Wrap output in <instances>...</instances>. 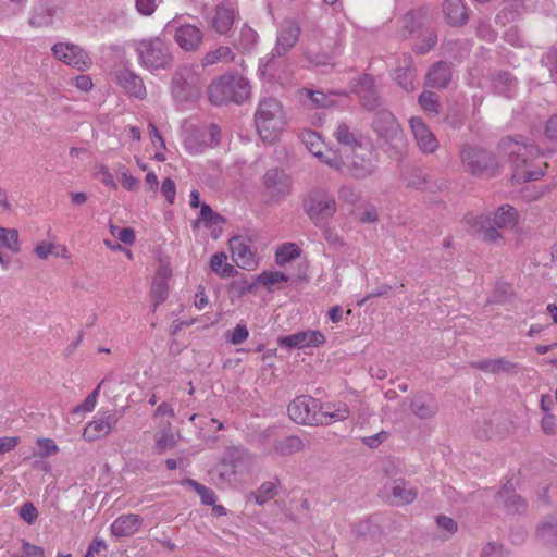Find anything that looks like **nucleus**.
<instances>
[{
  "label": "nucleus",
  "mask_w": 557,
  "mask_h": 557,
  "mask_svg": "<svg viewBox=\"0 0 557 557\" xmlns=\"http://www.w3.org/2000/svg\"><path fill=\"white\" fill-rule=\"evenodd\" d=\"M208 98L214 106L242 104L250 97L251 87L247 78L237 73H225L208 86Z\"/></svg>",
  "instance_id": "1"
},
{
  "label": "nucleus",
  "mask_w": 557,
  "mask_h": 557,
  "mask_svg": "<svg viewBox=\"0 0 557 557\" xmlns=\"http://www.w3.org/2000/svg\"><path fill=\"white\" fill-rule=\"evenodd\" d=\"M255 123L260 139H275L287 125L281 102L273 97L263 98L255 113Z\"/></svg>",
  "instance_id": "2"
},
{
  "label": "nucleus",
  "mask_w": 557,
  "mask_h": 557,
  "mask_svg": "<svg viewBox=\"0 0 557 557\" xmlns=\"http://www.w3.org/2000/svg\"><path fill=\"white\" fill-rule=\"evenodd\" d=\"M136 52L143 67L150 72L170 70L174 58L170 46L160 37L141 39L136 42Z\"/></svg>",
  "instance_id": "3"
},
{
  "label": "nucleus",
  "mask_w": 557,
  "mask_h": 557,
  "mask_svg": "<svg viewBox=\"0 0 557 557\" xmlns=\"http://www.w3.org/2000/svg\"><path fill=\"white\" fill-rule=\"evenodd\" d=\"M461 161L465 171L479 178H490L498 173L495 154L479 144H466L461 149Z\"/></svg>",
  "instance_id": "4"
},
{
  "label": "nucleus",
  "mask_w": 557,
  "mask_h": 557,
  "mask_svg": "<svg viewBox=\"0 0 557 557\" xmlns=\"http://www.w3.org/2000/svg\"><path fill=\"white\" fill-rule=\"evenodd\" d=\"M518 211L509 205H504L498 208L493 221L486 215H479L469 219L468 222L473 233L476 234L480 239L493 242L499 237V233L495 226L499 228L512 227L518 223Z\"/></svg>",
  "instance_id": "5"
},
{
  "label": "nucleus",
  "mask_w": 557,
  "mask_h": 557,
  "mask_svg": "<svg viewBox=\"0 0 557 557\" xmlns=\"http://www.w3.org/2000/svg\"><path fill=\"white\" fill-rule=\"evenodd\" d=\"M351 151L345 153L343 171L346 169L358 180L366 178L374 172V153L370 141L350 144Z\"/></svg>",
  "instance_id": "6"
},
{
  "label": "nucleus",
  "mask_w": 557,
  "mask_h": 557,
  "mask_svg": "<svg viewBox=\"0 0 557 557\" xmlns=\"http://www.w3.org/2000/svg\"><path fill=\"white\" fill-rule=\"evenodd\" d=\"M350 144L358 141H310L306 148L321 162L343 171L345 153L351 151Z\"/></svg>",
  "instance_id": "7"
},
{
  "label": "nucleus",
  "mask_w": 557,
  "mask_h": 557,
  "mask_svg": "<svg viewBox=\"0 0 557 557\" xmlns=\"http://www.w3.org/2000/svg\"><path fill=\"white\" fill-rule=\"evenodd\" d=\"M322 405L311 396H298L288 406L289 418L304 425H319L326 422L325 416L320 414Z\"/></svg>",
  "instance_id": "8"
},
{
  "label": "nucleus",
  "mask_w": 557,
  "mask_h": 557,
  "mask_svg": "<svg viewBox=\"0 0 557 557\" xmlns=\"http://www.w3.org/2000/svg\"><path fill=\"white\" fill-rule=\"evenodd\" d=\"M306 211L317 225L325 222L336 211L335 199L326 191L314 190L305 203Z\"/></svg>",
  "instance_id": "9"
},
{
  "label": "nucleus",
  "mask_w": 557,
  "mask_h": 557,
  "mask_svg": "<svg viewBox=\"0 0 557 557\" xmlns=\"http://www.w3.org/2000/svg\"><path fill=\"white\" fill-rule=\"evenodd\" d=\"M262 184L270 199L278 202L289 195L293 180L285 171L274 168L265 172Z\"/></svg>",
  "instance_id": "10"
},
{
  "label": "nucleus",
  "mask_w": 557,
  "mask_h": 557,
  "mask_svg": "<svg viewBox=\"0 0 557 557\" xmlns=\"http://www.w3.org/2000/svg\"><path fill=\"white\" fill-rule=\"evenodd\" d=\"M52 53L59 61L78 71H85L92 64L91 58L83 48L69 42H58L52 47Z\"/></svg>",
  "instance_id": "11"
},
{
  "label": "nucleus",
  "mask_w": 557,
  "mask_h": 557,
  "mask_svg": "<svg viewBox=\"0 0 557 557\" xmlns=\"http://www.w3.org/2000/svg\"><path fill=\"white\" fill-rule=\"evenodd\" d=\"M174 28V40L177 46L186 52H195L199 50L202 40V30L193 24H183L175 27L174 21L166 25V29Z\"/></svg>",
  "instance_id": "12"
},
{
  "label": "nucleus",
  "mask_w": 557,
  "mask_h": 557,
  "mask_svg": "<svg viewBox=\"0 0 557 557\" xmlns=\"http://www.w3.org/2000/svg\"><path fill=\"white\" fill-rule=\"evenodd\" d=\"M119 421L115 411H99L98 414L84 429L85 440L92 442L110 434Z\"/></svg>",
  "instance_id": "13"
},
{
  "label": "nucleus",
  "mask_w": 557,
  "mask_h": 557,
  "mask_svg": "<svg viewBox=\"0 0 557 557\" xmlns=\"http://www.w3.org/2000/svg\"><path fill=\"white\" fill-rule=\"evenodd\" d=\"M230 249L232 259L237 267L249 271L257 268L258 258L248 239L240 236L232 237L230 239Z\"/></svg>",
  "instance_id": "14"
},
{
  "label": "nucleus",
  "mask_w": 557,
  "mask_h": 557,
  "mask_svg": "<svg viewBox=\"0 0 557 557\" xmlns=\"http://www.w3.org/2000/svg\"><path fill=\"white\" fill-rule=\"evenodd\" d=\"M277 343L281 347L304 349L323 345L325 336L320 331L307 330L282 336Z\"/></svg>",
  "instance_id": "15"
},
{
  "label": "nucleus",
  "mask_w": 557,
  "mask_h": 557,
  "mask_svg": "<svg viewBox=\"0 0 557 557\" xmlns=\"http://www.w3.org/2000/svg\"><path fill=\"white\" fill-rule=\"evenodd\" d=\"M517 490H520L519 478L508 480L497 493V503L509 516H516L520 511L521 498Z\"/></svg>",
  "instance_id": "16"
},
{
  "label": "nucleus",
  "mask_w": 557,
  "mask_h": 557,
  "mask_svg": "<svg viewBox=\"0 0 557 557\" xmlns=\"http://www.w3.org/2000/svg\"><path fill=\"white\" fill-rule=\"evenodd\" d=\"M235 21V9L228 1H223L214 8L210 18L212 29L219 35H226L233 27Z\"/></svg>",
  "instance_id": "17"
},
{
  "label": "nucleus",
  "mask_w": 557,
  "mask_h": 557,
  "mask_svg": "<svg viewBox=\"0 0 557 557\" xmlns=\"http://www.w3.org/2000/svg\"><path fill=\"white\" fill-rule=\"evenodd\" d=\"M354 92L359 97V100L368 110H372L379 106V92L374 84L373 76L363 74L355 84Z\"/></svg>",
  "instance_id": "18"
},
{
  "label": "nucleus",
  "mask_w": 557,
  "mask_h": 557,
  "mask_svg": "<svg viewBox=\"0 0 557 557\" xmlns=\"http://www.w3.org/2000/svg\"><path fill=\"white\" fill-rule=\"evenodd\" d=\"M115 82L131 96L143 99L146 96V87L140 76L128 69H120L114 72Z\"/></svg>",
  "instance_id": "19"
},
{
  "label": "nucleus",
  "mask_w": 557,
  "mask_h": 557,
  "mask_svg": "<svg viewBox=\"0 0 557 557\" xmlns=\"http://www.w3.org/2000/svg\"><path fill=\"white\" fill-rule=\"evenodd\" d=\"M372 126L375 134L381 139H393L400 133V127L394 115L387 111L376 113Z\"/></svg>",
  "instance_id": "20"
},
{
  "label": "nucleus",
  "mask_w": 557,
  "mask_h": 557,
  "mask_svg": "<svg viewBox=\"0 0 557 557\" xmlns=\"http://www.w3.org/2000/svg\"><path fill=\"white\" fill-rule=\"evenodd\" d=\"M250 461V454L242 447L228 448L226 456L223 458L221 465L223 467H231V471L225 470L220 472L221 478L231 476L242 471Z\"/></svg>",
  "instance_id": "21"
},
{
  "label": "nucleus",
  "mask_w": 557,
  "mask_h": 557,
  "mask_svg": "<svg viewBox=\"0 0 557 557\" xmlns=\"http://www.w3.org/2000/svg\"><path fill=\"white\" fill-rule=\"evenodd\" d=\"M300 27L293 21H285L282 24L277 36L275 52L278 57L284 55L298 41Z\"/></svg>",
  "instance_id": "22"
},
{
  "label": "nucleus",
  "mask_w": 557,
  "mask_h": 557,
  "mask_svg": "<svg viewBox=\"0 0 557 557\" xmlns=\"http://www.w3.org/2000/svg\"><path fill=\"white\" fill-rule=\"evenodd\" d=\"M183 135L185 139H198L209 136L210 139H216L221 136L219 125L214 123L201 124L194 120L185 121L182 125Z\"/></svg>",
  "instance_id": "23"
},
{
  "label": "nucleus",
  "mask_w": 557,
  "mask_h": 557,
  "mask_svg": "<svg viewBox=\"0 0 557 557\" xmlns=\"http://www.w3.org/2000/svg\"><path fill=\"white\" fill-rule=\"evenodd\" d=\"M443 13L446 22L454 27L463 26L469 20L463 0H444Z\"/></svg>",
  "instance_id": "24"
},
{
  "label": "nucleus",
  "mask_w": 557,
  "mask_h": 557,
  "mask_svg": "<svg viewBox=\"0 0 557 557\" xmlns=\"http://www.w3.org/2000/svg\"><path fill=\"white\" fill-rule=\"evenodd\" d=\"M450 81L451 69L445 61L434 63L425 76L426 85L432 88H446Z\"/></svg>",
  "instance_id": "25"
},
{
  "label": "nucleus",
  "mask_w": 557,
  "mask_h": 557,
  "mask_svg": "<svg viewBox=\"0 0 557 557\" xmlns=\"http://www.w3.org/2000/svg\"><path fill=\"white\" fill-rule=\"evenodd\" d=\"M141 524L143 519L138 515H123L112 523L111 533L116 537L131 536L140 529Z\"/></svg>",
  "instance_id": "26"
},
{
  "label": "nucleus",
  "mask_w": 557,
  "mask_h": 557,
  "mask_svg": "<svg viewBox=\"0 0 557 557\" xmlns=\"http://www.w3.org/2000/svg\"><path fill=\"white\" fill-rule=\"evenodd\" d=\"M173 97L180 102H188L196 100L199 91L196 85L188 82L180 73H176L172 81Z\"/></svg>",
  "instance_id": "27"
},
{
  "label": "nucleus",
  "mask_w": 557,
  "mask_h": 557,
  "mask_svg": "<svg viewBox=\"0 0 557 557\" xmlns=\"http://www.w3.org/2000/svg\"><path fill=\"white\" fill-rule=\"evenodd\" d=\"M389 492L398 506L411 504L418 496V490L404 479L394 480L389 486Z\"/></svg>",
  "instance_id": "28"
},
{
  "label": "nucleus",
  "mask_w": 557,
  "mask_h": 557,
  "mask_svg": "<svg viewBox=\"0 0 557 557\" xmlns=\"http://www.w3.org/2000/svg\"><path fill=\"white\" fill-rule=\"evenodd\" d=\"M410 408L412 412L420 419H430L434 417L438 411V405L436 400L430 395H416L412 400Z\"/></svg>",
  "instance_id": "29"
},
{
  "label": "nucleus",
  "mask_w": 557,
  "mask_h": 557,
  "mask_svg": "<svg viewBox=\"0 0 557 557\" xmlns=\"http://www.w3.org/2000/svg\"><path fill=\"white\" fill-rule=\"evenodd\" d=\"M404 63V66L395 71V79L405 91L411 92L416 89V69L412 65L411 55H405Z\"/></svg>",
  "instance_id": "30"
},
{
  "label": "nucleus",
  "mask_w": 557,
  "mask_h": 557,
  "mask_svg": "<svg viewBox=\"0 0 557 557\" xmlns=\"http://www.w3.org/2000/svg\"><path fill=\"white\" fill-rule=\"evenodd\" d=\"M258 34L248 25H243L238 33H233L232 45L239 51H250L257 42Z\"/></svg>",
  "instance_id": "31"
},
{
  "label": "nucleus",
  "mask_w": 557,
  "mask_h": 557,
  "mask_svg": "<svg viewBox=\"0 0 557 557\" xmlns=\"http://www.w3.org/2000/svg\"><path fill=\"white\" fill-rule=\"evenodd\" d=\"M273 448L281 456H292L306 448L305 442L296 435H289L273 443Z\"/></svg>",
  "instance_id": "32"
},
{
  "label": "nucleus",
  "mask_w": 557,
  "mask_h": 557,
  "mask_svg": "<svg viewBox=\"0 0 557 557\" xmlns=\"http://www.w3.org/2000/svg\"><path fill=\"white\" fill-rule=\"evenodd\" d=\"M234 60L235 53L233 50L228 46H220L201 58V65L210 66L218 63H231Z\"/></svg>",
  "instance_id": "33"
},
{
  "label": "nucleus",
  "mask_w": 557,
  "mask_h": 557,
  "mask_svg": "<svg viewBox=\"0 0 557 557\" xmlns=\"http://www.w3.org/2000/svg\"><path fill=\"white\" fill-rule=\"evenodd\" d=\"M210 269L218 276L227 278L236 274L235 268L227 262V256L224 252H216L210 258Z\"/></svg>",
  "instance_id": "34"
},
{
  "label": "nucleus",
  "mask_w": 557,
  "mask_h": 557,
  "mask_svg": "<svg viewBox=\"0 0 557 557\" xmlns=\"http://www.w3.org/2000/svg\"><path fill=\"white\" fill-rule=\"evenodd\" d=\"M302 94L310 100L313 108H331L335 104L331 95H342L338 91L325 94L321 90L304 89Z\"/></svg>",
  "instance_id": "35"
},
{
  "label": "nucleus",
  "mask_w": 557,
  "mask_h": 557,
  "mask_svg": "<svg viewBox=\"0 0 557 557\" xmlns=\"http://www.w3.org/2000/svg\"><path fill=\"white\" fill-rule=\"evenodd\" d=\"M18 232L15 228H5L0 226V248H7L13 253L21 251Z\"/></svg>",
  "instance_id": "36"
},
{
  "label": "nucleus",
  "mask_w": 557,
  "mask_h": 557,
  "mask_svg": "<svg viewBox=\"0 0 557 557\" xmlns=\"http://www.w3.org/2000/svg\"><path fill=\"white\" fill-rule=\"evenodd\" d=\"M54 11L44 4L35 8L34 14L29 20L33 27H46L52 24Z\"/></svg>",
  "instance_id": "37"
},
{
  "label": "nucleus",
  "mask_w": 557,
  "mask_h": 557,
  "mask_svg": "<svg viewBox=\"0 0 557 557\" xmlns=\"http://www.w3.org/2000/svg\"><path fill=\"white\" fill-rule=\"evenodd\" d=\"M539 536L548 545L557 546V520L549 518L537 528Z\"/></svg>",
  "instance_id": "38"
},
{
  "label": "nucleus",
  "mask_w": 557,
  "mask_h": 557,
  "mask_svg": "<svg viewBox=\"0 0 557 557\" xmlns=\"http://www.w3.org/2000/svg\"><path fill=\"white\" fill-rule=\"evenodd\" d=\"M259 283L269 289L278 287L281 284L288 281V276L280 271H264L259 276Z\"/></svg>",
  "instance_id": "39"
},
{
  "label": "nucleus",
  "mask_w": 557,
  "mask_h": 557,
  "mask_svg": "<svg viewBox=\"0 0 557 557\" xmlns=\"http://www.w3.org/2000/svg\"><path fill=\"white\" fill-rule=\"evenodd\" d=\"M349 408L346 404L341 405L337 409L330 410V407L322 406L321 413L325 416L326 422L319 423V425H329L335 421H344L349 416Z\"/></svg>",
  "instance_id": "40"
},
{
  "label": "nucleus",
  "mask_w": 557,
  "mask_h": 557,
  "mask_svg": "<svg viewBox=\"0 0 557 557\" xmlns=\"http://www.w3.org/2000/svg\"><path fill=\"white\" fill-rule=\"evenodd\" d=\"M300 256V249L299 247L294 243H287L282 245L276 253H275V261L278 265H283L286 262H289L290 260L297 258Z\"/></svg>",
  "instance_id": "41"
},
{
  "label": "nucleus",
  "mask_w": 557,
  "mask_h": 557,
  "mask_svg": "<svg viewBox=\"0 0 557 557\" xmlns=\"http://www.w3.org/2000/svg\"><path fill=\"white\" fill-rule=\"evenodd\" d=\"M156 450L158 454H163L169 449L174 448L176 440L170 429L158 432L154 436Z\"/></svg>",
  "instance_id": "42"
},
{
  "label": "nucleus",
  "mask_w": 557,
  "mask_h": 557,
  "mask_svg": "<svg viewBox=\"0 0 557 557\" xmlns=\"http://www.w3.org/2000/svg\"><path fill=\"white\" fill-rule=\"evenodd\" d=\"M183 483L189 485L200 496L201 502L205 505H214L215 494L211 488L198 483L193 479H186L183 481Z\"/></svg>",
  "instance_id": "43"
},
{
  "label": "nucleus",
  "mask_w": 557,
  "mask_h": 557,
  "mask_svg": "<svg viewBox=\"0 0 557 557\" xmlns=\"http://www.w3.org/2000/svg\"><path fill=\"white\" fill-rule=\"evenodd\" d=\"M419 103L428 113L438 114L440 112L438 96L433 91H422L419 96Z\"/></svg>",
  "instance_id": "44"
},
{
  "label": "nucleus",
  "mask_w": 557,
  "mask_h": 557,
  "mask_svg": "<svg viewBox=\"0 0 557 557\" xmlns=\"http://www.w3.org/2000/svg\"><path fill=\"white\" fill-rule=\"evenodd\" d=\"M405 181L408 187L416 188L418 190L429 189V182L426 174L422 170H413L407 176Z\"/></svg>",
  "instance_id": "45"
},
{
  "label": "nucleus",
  "mask_w": 557,
  "mask_h": 557,
  "mask_svg": "<svg viewBox=\"0 0 557 557\" xmlns=\"http://www.w3.org/2000/svg\"><path fill=\"white\" fill-rule=\"evenodd\" d=\"M409 124L414 139H435L434 135L421 117H411Z\"/></svg>",
  "instance_id": "46"
},
{
  "label": "nucleus",
  "mask_w": 557,
  "mask_h": 557,
  "mask_svg": "<svg viewBox=\"0 0 557 557\" xmlns=\"http://www.w3.org/2000/svg\"><path fill=\"white\" fill-rule=\"evenodd\" d=\"M199 222H203L207 227H212L220 224L222 222V218L218 213L213 212L209 205L202 203L200 206V215L198 221L195 223V226Z\"/></svg>",
  "instance_id": "47"
},
{
  "label": "nucleus",
  "mask_w": 557,
  "mask_h": 557,
  "mask_svg": "<svg viewBox=\"0 0 557 557\" xmlns=\"http://www.w3.org/2000/svg\"><path fill=\"white\" fill-rule=\"evenodd\" d=\"M276 485L273 482H264L255 494V502L263 505L276 495Z\"/></svg>",
  "instance_id": "48"
},
{
  "label": "nucleus",
  "mask_w": 557,
  "mask_h": 557,
  "mask_svg": "<svg viewBox=\"0 0 557 557\" xmlns=\"http://www.w3.org/2000/svg\"><path fill=\"white\" fill-rule=\"evenodd\" d=\"M500 363H502V360L498 358V359H486V360L475 361V362H472L471 366L476 369H480L484 372L499 374V373H502Z\"/></svg>",
  "instance_id": "49"
},
{
  "label": "nucleus",
  "mask_w": 557,
  "mask_h": 557,
  "mask_svg": "<svg viewBox=\"0 0 557 557\" xmlns=\"http://www.w3.org/2000/svg\"><path fill=\"white\" fill-rule=\"evenodd\" d=\"M106 380H102L98 386L86 397L83 404H81L74 411H85L90 412L95 409L97 404V397L99 395V391L101 386L104 384Z\"/></svg>",
  "instance_id": "50"
},
{
  "label": "nucleus",
  "mask_w": 557,
  "mask_h": 557,
  "mask_svg": "<svg viewBox=\"0 0 557 557\" xmlns=\"http://www.w3.org/2000/svg\"><path fill=\"white\" fill-rule=\"evenodd\" d=\"M151 296L154 299V308L166 299L168 287L163 280L153 282L151 288Z\"/></svg>",
  "instance_id": "51"
},
{
  "label": "nucleus",
  "mask_w": 557,
  "mask_h": 557,
  "mask_svg": "<svg viewBox=\"0 0 557 557\" xmlns=\"http://www.w3.org/2000/svg\"><path fill=\"white\" fill-rule=\"evenodd\" d=\"M401 24L405 37L413 34L420 27V22L413 12L406 13L401 18Z\"/></svg>",
  "instance_id": "52"
},
{
  "label": "nucleus",
  "mask_w": 557,
  "mask_h": 557,
  "mask_svg": "<svg viewBox=\"0 0 557 557\" xmlns=\"http://www.w3.org/2000/svg\"><path fill=\"white\" fill-rule=\"evenodd\" d=\"M249 336L248 329L245 324H237L232 331L228 342L233 345H239L244 343Z\"/></svg>",
  "instance_id": "53"
},
{
  "label": "nucleus",
  "mask_w": 557,
  "mask_h": 557,
  "mask_svg": "<svg viewBox=\"0 0 557 557\" xmlns=\"http://www.w3.org/2000/svg\"><path fill=\"white\" fill-rule=\"evenodd\" d=\"M437 44V35L434 30L428 32L425 37L423 38V45L416 46L414 51L419 54H424L433 49Z\"/></svg>",
  "instance_id": "54"
},
{
  "label": "nucleus",
  "mask_w": 557,
  "mask_h": 557,
  "mask_svg": "<svg viewBox=\"0 0 557 557\" xmlns=\"http://www.w3.org/2000/svg\"><path fill=\"white\" fill-rule=\"evenodd\" d=\"M35 253L38 258L46 260L50 256H59V252L57 251V246L51 243H40L35 248Z\"/></svg>",
  "instance_id": "55"
},
{
  "label": "nucleus",
  "mask_w": 557,
  "mask_h": 557,
  "mask_svg": "<svg viewBox=\"0 0 557 557\" xmlns=\"http://www.w3.org/2000/svg\"><path fill=\"white\" fill-rule=\"evenodd\" d=\"M542 62L549 69L550 75H557V48H550L542 58Z\"/></svg>",
  "instance_id": "56"
},
{
  "label": "nucleus",
  "mask_w": 557,
  "mask_h": 557,
  "mask_svg": "<svg viewBox=\"0 0 557 557\" xmlns=\"http://www.w3.org/2000/svg\"><path fill=\"white\" fill-rule=\"evenodd\" d=\"M20 516L24 521L32 524L37 519L38 511L33 503L26 502L20 509Z\"/></svg>",
  "instance_id": "57"
},
{
  "label": "nucleus",
  "mask_w": 557,
  "mask_h": 557,
  "mask_svg": "<svg viewBox=\"0 0 557 557\" xmlns=\"http://www.w3.org/2000/svg\"><path fill=\"white\" fill-rule=\"evenodd\" d=\"M161 194L165 197L169 205H173L176 195V187L173 180L170 177L165 178L161 185Z\"/></svg>",
  "instance_id": "58"
},
{
  "label": "nucleus",
  "mask_w": 557,
  "mask_h": 557,
  "mask_svg": "<svg viewBox=\"0 0 557 557\" xmlns=\"http://www.w3.org/2000/svg\"><path fill=\"white\" fill-rule=\"evenodd\" d=\"M480 557H508L503 546L487 543L481 550Z\"/></svg>",
  "instance_id": "59"
},
{
  "label": "nucleus",
  "mask_w": 557,
  "mask_h": 557,
  "mask_svg": "<svg viewBox=\"0 0 557 557\" xmlns=\"http://www.w3.org/2000/svg\"><path fill=\"white\" fill-rule=\"evenodd\" d=\"M436 524L438 528L447 531L449 534H454L457 531V522L444 515L436 516Z\"/></svg>",
  "instance_id": "60"
},
{
  "label": "nucleus",
  "mask_w": 557,
  "mask_h": 557,
  "mask_svg": "<svg viewBox=\"0 0 557 557\" xmlns=\"http://www.w3.org/2000/svg\"><path fill=\"white\" fill-rule=\"evenodd\" d=\"M339 198L349 203H355L360 199V193L351 186H343L339 189Z\"/></svg>",
  "instance_id": "61"
},
{
  "label": "nucleus",
  "mask_w": 557,
  "mask_h": 557,
  "mask_svg": "<svg viewBox=\"0 0 557 557\" xmlns=\"http://www.w3.org/2000/svg\"><path fill=\"white\" fill-rule=\"evenodd\" d=\"M476 34L480 38L486 41H493L496 37L495 32L486 23H480L476 27Z\"/></svg>",
  "instance_id": "62"
},
{
  "label": "nucleus",
  "mask_w": 557,
  "mask_h": 557,
  "mask_svg": "<svg viewBox=\"0 0 557 557\" xmlns=\"http://www.w3.org/2000/svg\"><path fill=\"white\" fill-rule=\"evenodd\" d=\"M23 553L25 557H44V548L29 543L23 544Z\"/></svg>",
  "instance_id": "63"
},
{
  "label": "nucleus",
  "mask_w": 557,
  "mask_h": 557,
  "mask_svg": "<svg viewBox=\"0 0 557 557\" xmlns=\"http://www.w3.org/2000/svg\"><path fill=\"white\" fill-rule=\"evenodd\" d=\"M545 134L548 139H557V114L546 122Z\"/></svg>",
  "instance_id": "64"
}]
</instances>
